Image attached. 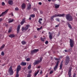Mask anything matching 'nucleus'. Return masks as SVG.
<instances>
[{"instance_id":"0eeeda50","label":"nucleus","mask_w":77,"mask_h":77,"mask_svg":"<svg viewBox=\"0 0 77 77\" xmlns=\"http://www.w3.org/2000/svg\"><path fill=\"white\" fill-rule=\"evenodd\" d=\"M39 51V49H34L33 50H32L31 52V53L32 54H33L35 53H37L38 51Z\"/></svg>"},{"instance_id":"412c9836","label":"nucleus","mask_w":77,"mask_h":77,"mask_svg":"<svg viewBox=\"0 0 77 77\" xmlns=\"http://www.w3.org/2000/svg\"><path fill=\"white\" fill-rule=\"evenodd\" d=\"M8 3L9 5H11L13 4V2L12 1H9L8 2Z\"/></svg>"},{"instance_id":"13d9d810","label":"nucleus","mask_w":77,"mask_h":77,"mask_svg":"<svg viewBox=\"0 0 77 77\" xmlns=\"http://www.w3.org/2000/svg\"><path fill=\"white\" fill-rule=\"evenodd\" d=\"M63 60H62L61 63V64H62V63H63Z\"/></svg>"},{"instance_id":"774afa93","label":"nucleus","mask_w":77,"mask_h":77,"mask_svg":"<svg viewBox=\"0 0 77 77\" xmlns=\"http://www.w3.org/2000/svg\"><path fill=\"white\" fill-rule=\"evenodd\" d=\"M42 33H44V32H42Z\"/></svg>"},{"instance_id":"f3484780","label":"nucleus","mask_w":77,"mask_h":77,"mask_svg":"<svg viewBox=\"0 0 77 77\" xmlns=\"http://www.w3.org/2000/svg\"><path fill=\"white\" fill-rule=\"evenodd\" d=\"M9 37L11 38H14L15 37V35L14 34H10L9 35Z\"/></svg>"},{"instance_id":"a211bd4d","label":"nucleus","mask_w":77,"mask_h":77,"mask_svg":"<svg viewBox=\"0 0 77 77\" xmlns=\"http://www.w3.org/2000/svg\"><path fill=\"white\" fill-rule=\"evenodd\" d=\"M42 21V19L41 18L39 19L38 22L40 24H42V23H41V21Z\"/></svg>"},{"instance_id":"f704fd0d","label":"nucleus","mask_w":77,"mask_h":77,"mask_svg":"<svg viewBox=\"0 0 77 77\" xmlns=\"http://www.w3.org/2000/svg\"><path fill=\"white\" fill-rule=\"evenodd\" d=\"M54 60H59L60 59L59 58H57L56 57H54Z\"/></svg>"},{"instance_id":"3c124183","label":"nucleus","mask_w":77,"mask_h":77,"mask_svg":"<svg viewBox=\"0 0 77 77\" xmlns=\"http://www.w3.org/2000/svg\"><path fill=\"white\" fill-rule=\"evenodd\" d=\"M64 51L65 52H68V50H64Z\"/></svg>"},{"instance_id":"39448f33","label":"nucleus","mask_w":77,"mask_h":77,"mask_svg":"<svg viewBox=\"0 0 77 77\" xmlns=\"http://www.w3.org/2000/svg\"><path fill=\"white\" fill-rule=\"evenodd\" d=\"M72 67H70L69 68V69L68 72V75H69V77H71V70H72Z\"/></svg>"},{"instance_id":"0e129e2a","label":"nucleus","mask_w":77,"mask_h":77,"mask_svg":"<svg viewBox=\"0 0 77 77\" xmlns=\"http://www.w3.org/2000/svg\"><path fill=\"white\" fill-rule=\"evenodd\" d=\"M34 38H36V36H34Z\"/></svg>"},{"instance_id":"7c9ffc66","label":"nucleus","mask_w":77,"mask_h":77,"mask_svg":"<svg viewBox=\"0 0 77 77\" xmlns=\"http://www.w3.org/2000/svg\"><path fill=\"white\" fill-rule=\"evenodd\" d=\"M31 68V64H30L29 65L28 67V69H30Z\"/></svg>"},{"instance_id":"e433bc0d","label":"nucleus","mask_w":77,"mask_h":77,"mask_svg":"<svg viewBox=\"0 0 77 77\" xmlns=\"http://www.w3.org/2000/svg\"><path fill=\"white\" fill-rule=\"evenodd\" d=\"M31 75L30 74H27V77H31Z\"/></svg>"},{"instance_id":"a18cd8bd","label":"nucleus","mask_w":77,"mask_h":77,"mask_svg":"<svg viewBox=\"0 0 77 77\" xmlns=\"http://www.w3.org/2000/svg\"><path fill=\"white\" fill-rule=\"evenodd\" d=\"M15 10L16 11L18 10V8L17 7H16V8H15Z\"/></svg>"},{"instance_id":"58836bf2","label":"nucleus","mask_w":77,"mask_h":77,"mask_svg":"<svg viewBox=\"0 0 77 77\" xmlns=\"http://www.w3.org/2000/svg\"><path fill=\"white\" fill-rule=\"evenodd\" d=\"M4 54H5V53H4V52L2 51L1 53V55L2 56H4Z\"/></svg>"},{"instance_id":"37998d69","label":"nucleus","mask_w":77,"mask_h":77,"mask_svg":"<svg viewBox=\"0 0 77 77\" xmlns=\"http://www.w3.org/2000/svg\"><path fill=\"white\" fill-rule=\"evenodd\" d=\"M73 77H76V74L75 73H74Z\"/></svg>"},{"instance_id":"c03bdc74","label":"nucleus","mask_w":77,"mask_h":77,"mask_svg":"<svg viewBox=\"0 0 77 77\" xmlns=\"http://www.w3.org/2000/svg\"><path fill=\"white\" fill-rule=\"evenodd\" d=\"M2 6H5V3L4 2H2Z\"/></svg>"},{"instance_id":"4d7b16f0","label":"nucleus","mask_w":77,"mask_h":77,"mask_svg":"<svg viewBox=\"0 0 77 77\" xmlns=\"http://www.w3.org/2000/svg\"><path fill=\"white\" fill-rule=\"evenodd\" d=\"M31 19H32V18H31V17H30L29 19L30 20H31Z\"/></svg>"},{"instance_id":"2f4dec72","label":"nucleus","mask_w":77,"mask_h":77,"mask_svg":"<svg viewBox=\"0 0 77 77\" xmlns=\"http://www.w3.org/2000/svg\"><path fill=\"white\" fill-rule=\"evenodd\" d=\"M39 70H38L37 72L35 73V76H36L37 74H38L39 73Z\"/></svg>"},{"instance_id":"a19ab883","label":"nucleus","mask_w":77,"mask_h":77,"mask_svg":"<svg viewBox=\"0 0 77 77\" xmlns=\"http://www.w3.org/2000/svg\"><path fill=\"white\" fill-rule=\"evenodd\" d=\"M52 73H53V71L51 70L50 72H49V74H51Z\"/></svg>"},{"instance_id":"c9c22d12","label":"nucleus","mask_w":77,"mask_h":77,"mask_svg":"<svg viewBox=\"0 0 77 77\" xmlns=\"http://www.w3.org/2000/svg\"><path fill=\"white\" fill-rule=\"evenodd\" d=\"M42 57H41L40 58V62H42Z\"/></svg>"},{"instance_id":"bb28decb","label":"nucleus","mask_w":77,"mask_h":77,"mask_svg":"<svg viewBox=\"0 0 77 77\" xmlns=\"http://www.w3.org/2000/svg\"><path fill=\"white\" fill-rule=\"evenodd\" d=\"M21 43L23 45H24L26 44V42L25 41H23Z\"/></svg>"},{"instance_id":"1a4fd4ad","label":"nucleus","mask_w":77,"mask_h":77,"mask_svg":"<svg viewBox=\"0 0 77 77\" xmlns=\"http://www.w3.org/2000/svg\"><path fill=\"white\" fill-rule=\"evenodd\" d=\"M21 66L18 65V66L17 67V72H19V71L21 70Z\"/></svg>"},{"instance_id":"cd10ccee","label":"nucleus","mask_w":77,"mask_h":77,"mask_svg":"<svg viewBox=\"0 0 77 77\" xmlns=\"http://www.w3.org/2000/svg\"><path fill=\"white\" fill-rule=\"evenodd\" d=\"M62 66H63V64H61L60 65V69H62Z\"/></svg>"},{"instance_id":"20e7f679","label":"nucleus","mask_w":77,"mask_h":77,"mask_svg":"<svg viewBox=\"0 0 77 77\" xmlns=\"http://www.w3.org/2000/svg\"><path fill=\"white\" fill-rule=\"evenodd\" d=\"M70 46L71 48H72L74 47V41L72 39H70Z\"/></svg>"},{"instance_id":"72a5a7b5","label":"nucleus","mask_w":77,"mask_h":77,"mask_svg":"<svg viewBox=\"0 0 77 77\" xmlns=\"http://www.w3.org/2000/svg\"><path fill=\"white\" fill-rule=\"evenodd\" d=\"M49 39L51 40V39H52V38L53 37H52V35H50L49 36Z\"/></svg>"},{"instance_id":"4c0bfd02","label":"nucleus","mask_w":77,"mask_h":77,"mask_svg":"<svg viewBox=\"0 0 77 77\" xmlns=\"http://www.w3.org/2000/svg\"><path fill=\"white\" fill-rule=\"evenodd\" d=\"M41 40L42 41H43V42H44V38L42 37L41 38Z\"/></svg>"},{"instance_id":"ea45409f","label":"nucleus","mask_w":77,"mask_h":77,"mask_svg":"<svg viewBox=\"0 0 77 77\" xmlns=\"http://www.w3.org/2000/svg\"><path fill=\"white\" fill-rule=\"evenodd\" d=\"M56 20L57 21H58V22H60V20H59V18H57L56 19Z\"/></svg>"},{"instance_id":"b1692460","label":"nucleus","mask_w":77,"mask_h":77,"mask_svg":"<svg viewBox=\"0 0 77 77\" xmlns=\"http://www.w3.org/2000/svg\"><path fill=\"white\" fill-rule=\"evenodd\" d=\"M21 30L22 31H24V30H26V28H25L24 26L22 27Z\"/></svg>"},{"instance_id":"680f3d73","label":"nucleus","mask_w":77,"mask_h":77,"mask_svg":"<svg viewBox=\"0 0 77 77\" xmlns=\"http://www.w3.org/2000/svg\"><path fill=\"white\" fill-rule=\"evenodd\" d=\"M40 66H38V69L40 68Z\"/></svg>"},{"instance_id":"ddd939ff","label":"nucleus","mask_w":77,"mask_h":77,"mask_svg":"<svg viewBox=\"0 0 77 77\" xmlns=\"http://www.w3.org/2000/svg\"><path fill=\"white\" fill-rule=\"evenodd\" d=\"M27 65V63L26 62H22L21 63H20V65H22V66H26Z\"/></svg>"},{"instance_id":"f257e3e1","label":"nucleus","mask_w":77,"mask_h":77,"mask_svg":"<svg viewBox=\"0 0 77 77\" xmlns=\"http://www.w3.org/2000/svg\"><path fill=\"white\" fill-rule=\"evenodd\" d=\"M65 17V14H58L57 15V14H55V15L52 16L51 17V20L54 21V17Z\"/></svg>"},{"instance_id":"7ed1b4c3","label":"nucleus","mask_w":77,"mask_h":77,"mask_svg":"<svg viewBox=\"0 0 77 77\" xmlns=\"http://www.w3.org/2000/svg\"><path fill=\"white\" fill-rule=\"evenodd\" d=\"M69 56H66V59L65 60V65H67L69 62Z\"/></svg>"},{"instance_id":"bf43d9fd","label":"nucleus","mask_w":77,"mask_h":77,"mask_svg":"<svg viewBox=\"0 0 77 77\" xmlns=\"http://www.w3.org/2000/svg\"><path fill=\"white\" fill-rule=\"evenodd\" d=\"M49 35H51V32H49Z\"/></svg>"},{"instance_id":"09e8293b","label":"nucleus","mask_w":77,"mask_h":77,"mask_svg":"<svg viewBox=\"0 0 77 77\" xmlns=\"http://www.w3.org/2000/svg\"><path fill=\"white\" fill-rule=\"evenodd\" d=\"M48 41H46L45 42V44H48Z\"/></svg>"},{"instance_id":"864d4df0","label":"nucleus","mask_w":77,"mask_h":77,"mask_svg":"<svg viewBox=\"0 0 77 77\" xmlns=\"http://www.w3.org/2000/svg\"><path fill=\"white\" fill-rule=\"evenodd\" d=\"M38 5H42V3L41 2H39L38 3Z\"/></svg>"},{"instance_id":"a878e982","label":"nucleus","mask_w":77,"mask_h":77,"mask_svg":"<svg viewBox=\"0 0 77 77\" xmlns=\"http://www.w3.org/2000/svg\"><path fill=\"white\" fill-rule=\"evenodd\" d=\"M30 17H32V18H34L35 17V15L34 14H32L30 16Z\"/></svg>"},{"instance_id":"dca6fc26","label":"nucleus","mask_w":77,"mask_h":77,"mask_svg":"<svg viewBox=\"0 0 77 77\" xmlns=\"http://www.w3.org/2000/svg\"><path fill=\"white\" fill-rule=\"evenodd\" d=\"M14 21V19H9L8 20V23H12Z\"/></svg>"},{"instance_id":"473e14b6","label":"nucleus","mask_w":77,"mask_h":77,"mask_svg":"<svg viewBox=\"0 0 77 77\" xmlns=\"http://www.w3.org/2000/svg\"><path fill=\"white\" fill-rule=\"evenodd\" d=\"M68 27H69V28L70 29H72V27H71V25L69 24V23L68 24Z\"/></svg>"},{"instance_id":"69168bd1","label":"nucleus","mask_w":77,"mask_h":77,"mask_svg":"<svg viewBox=\"0 0 77 77\" xmlns=\"http://www.w3.org/2000/svg\"><path fill=\"white\" fill-rule=\"evenodd\" d=\"M5 64H3V65H2V66H5Z\"/></svg>"},{"instance_id":"2eb2a0df","label":"nucleus","mask_w":77,"mask_h":77,"mask_svg":"<svg viewBox=\"0 0 77 77\" xmlns=\"http://www.w3.org/2000/svg\"><path fill=\"white\" fill-rule=\"evenodd\" d=\"M30 27V25H27L26 26L25 28V30H27Z\"/></svg>"},{"instance_id":"49530a36","label":"nucleus","mask_w":77,"mask_h":77,"mask_svg":"<svg viewBox=\"0 0 77 77\" xmlns=\"http://www.w3.org/2000/svg\"><path fill=\"white\" fill-rule=\"evenodd\" d=\"M32 71L31 70H30L29 71V72L28 73H29V74H30L31 73H32Z\"/></svg>"},{"instance_id":"f03ea898","label":"nucleus","mask_w":77,"mask_h":77,"mask_svg":"<svg viewBox=\"0 0 77 77\" xmlns=\"http://www.w3.org/2000/svg\"><path fill=\"white\" fill-rule=\"evenodd\" d=\"M66 19L67 21H72L73 20V18L72 16L70 14H67L66 15Z\"/></svg>"},{"instance_id":"5701e85b","label":"nucleus","mask_w":77,"mask_h":77,"mask_svg":"<svg viewBox=\"0 0 77 77\" xmlns=\"http://www.w3.org/2000/svg\"><path fill=\"white\" fill-rule=\"evenodd\" d=\"M5 45L3 44L2 45V47L0 48V50H2L3 48L5 47Z\"/></svg>"},{"instance_id":"423d86ee","label":"nucleus","mask_w":77,"mask_h":77,"mask_svg":"<svg viewBox=\"0 0 77 77\" xmlns=\"http://www.w3.org/2000/svg\"><path fill=\"white\" fill-rule=\"evenodd\" d=\"M9 72L10 74V75H13V73H14L13 70H12V66L10 67V69L9 70Z\"/></svg>"},{"instance_id":"052dcab7","label":"nucleus","mask_w":77,"mask_h":77,"mask_svg":"<svg viewBox=\"0 0 77 77\" xmlns=\"http://www.w3.org/2000/svg\"><path fill=\"white\" fill-rule=\"evenodd\" d=\"M51 0H48V2H51Z\"/></svg>"},{"instance_id":"9b49d317","label":"nucleus","mask_w":77,"mask_h":77,"mask_svg":"<svg viewBox=\"0 0 77 77\" xmlns=\"http://www.w3.org/2000/svg\"><path fill=\"white\" fill-rule=\"evenodd\" d=\"M39 62H40V61L39 60L35 61L33 63V65H34V66H35V65H37V64H38V63H39Z\"/></svg>"},{"instance_id":"6ab92c4d","label":"nucleus","mask_w":77,"mask_h":77,"mask_svg":"<svg viewBox=\"0 0 77 77\" xmlns=\"http://www.w3.org/2000/svg\"><path fill=\"white\" fill-rule=\"evenodd\" d=\"M26 7V5L24 3H23L22 5V9H24Z\"/></svg>"},{"instance_id":"e2e57ef3","label":"nucleus","mask_w":77,"mask_h":77,"mask_svg":"<svg viewBox=\"0 0 77 77\" xmlns=\"http://www.w3.org/2000/svg\"><path fill=\"white\" fill-rule=\"evenodd\" d=\"M62 22H63V23H65V21H64V20H63L62 21Z\"/></svg>"},{"instance_id":"aec40b11","label":"nucleus","mask_w":77,"mask_h":77,"mask_svg":"<svg viewBox=\"0 0 77 77\" xmlns=\"http://www.w3.org/2000/svg\"><path fill=\"white\" fill-rule=\"evenodd\" d=\"M60 6V5H57V4L55 5V8H57V9H58V8H59Z\"/></svg>"},{"instance_id":"de8ad7c7","label":"nucleus","mask_w":77,"mask_h":77,"mask_svg":"<svg viewBox=\"0 0 77 77\" xmlns=\"http://www.w3.org/2000/svg\"><path fill=\"white\" fill-rule=\"evenodd\" d=\"M11 29H9V30H8V32L9 33H10V32H11Z\"/></svg>"},{"instance_id":"8fccbe9b","label":"nucleus","mask_w":77,"mask_h":77,"mask_svg":"<svg viewBox=\"0 0 77 77\" xmlns=\"http://www.w3.org/2000/svg\"><path fill=\"white\" fill-rule=\"evenodd\" d=\"M59 24H58L57 25H56L55 27H59Z\"/></svg>"},{"instance_id":"338daca9","label":"nucleus","mask_w":77,"mask_h":77,"mask_svg":"<svg viewBox=\"0 0 77 77\" xmlns=\"http://www.w3.org/2000/svg\"><path fill=\"white\" fill-rule=\"evenodd\" d=\"M63 57H62V56H60V58H62Z\"/></svg>"},{"instance_id":"4468645a","label":"nucleus","mask_w":77,"mask_h":77,"mask_svg":"<svg viewBox=\"0 0 77 77\" xmlns=\"http://www.w3.org/2000/svg\"><path fill=\"white\" fill-rule=\"evenodd\" d=\"M25 23V18H24L22 20V21L21 22L20 24L21 25H23L24 23Z\"/></svg>"},{"instance_id":"603ef678","label":"nucleus","mask_w":77,"mask_h":77,"mask_svg":"<svg viewBox=\"0 0 77 77\" xmlns=\"http://www.w3.org/2000/svg\"><path fill=\"white\" fill-rule=\"evenodd\" d=\"M40 13L41 14H43V12H42V11H40Z\"/></svg>"},{"instance_id":"6e6d98bb","label":"nucleus","mask_w":77,"mask_h":77,"mask_svg":"<svg viewBox=\"0 0 77 77\" xmlns=\"http://www.w3.org/2000/svg\"><path fill=\"white\" fill-rule=\"evenodd\" d=\"M42 74V71H41L40 72V74Z\"/></svg>"},{"instance_id":"f8f14e48","label":"nucleus","mask_w":77,"mask_h":77,"mask_svg":"<svg viewBox=\"0 0 77 77\" xmlns=\"http://www.w3.org/2000/svg\"><path fill=\"white\" fill-rule=\"evenodd\" d=\"M20 26H21L19 25L17 27V33H19V31H20Z\"/></svg>"},{"instance_id":"4be33fe9","label":"nucleus","mask_w":77,"mask_h":77,"mask_svg":"<svg viewBox=\"0 0 77 77\" xmlns=\"http://www.w3.org/2000/svg\"><path fill=\"white\" fill-rule=\"evenodd\" d=\"M27 9L28 10H29L31 9V5L29 4V5H28Z\"/></svg>"},{"instance_id":"c756f323","label":"nucleus","mask_w":77,"mask_h":77,"mask_svg":"<svg viewBox=\"0 0 77 77\" xmlns=\"http://www.w3.org/2000/svg\"><path fill=\"white\" fill-rule=\"evenodd\" d=\"M19 72H17V74L16 75V77H19V74H18V73Z\"/></svg>"},{"instance_id":"393cba45","label":"nucleus","mask_w":77,"mask_h":77,"mask_svg":"<svg viewBox=\"0 0 77 77\" xmlns=\"http://www.w3.org/2000/svg\"><path fill=\"white\" fill-rule=\"evenodd\" d=\"M68 50V52H72V49L71 48H69Z\"/></svg>"},{"instance_id":"5fc2aeb1","label":"nucleus","mask_w":77,"mask_h":77,"mask_svg":"<svg viewBox=\"0 0 77 77\" xmlns=\"http://www.w3.org/2000/svg\"><path fill=\"white\" fill-rule=\"evenodd\" d=\"M3 20V19L2 18H0V22H1Z\"/></svg>"},{"instance_id":"c85d7f7f","label":"nucleus","mask_w":77,"mask_h":77,"mask_svg":"<svg viewBox=\"0 0 77 77\" xmlns=\"http://www.w3.org/2000/svg\"><path fill=\"white\" fill-rule=\"evenodd\" d=\"M42 26H41V27L40 28H37V30H41V29H42Z\"/></svg>"},{"instance_id":"6e6552de","label":"nucleus","mask_w":77,"mask_h":77,"mask_svg":"<svg viewBox=\"0 0 77 77\" xmlns=\"http://www.w3.org/2000/svg\"><path fill=\"white\" fill-rule=\"evenodd\" d=\"M8 10H6L5 12H2L1 14L0 15V17H2L4 15H5L7 13H8Z\"/></svg>"},{"instance_id":"79ce46f5","label":"nucleus","mask_w":77,"mask_h":77,"mask_svg":"<svg viewBox=\"0 0 77 77\" xmlns=\"http://www.w3.org/2000/svg\"><path fill=\"white\" fill-rule=\"evenodd\" d=\"M30 60V58H28L26 59V60L28 62Z\"/></svg>"},{"instance_id":"9d476101","label":"nucleus","mask_w":77,"mask_h":77,"mask_svg":"<svg viewBox=\"0 0 77 77\" xmlns=\"http://www.w3.org/2000/svg\"><path fill=\"white\" fill-rule=\"evenodd\" d=\"M59 61H58L57 62L55 66L54 67V70H56L57 69V68L58 67V65H59Z\"/></svg>"}]
</instances>
